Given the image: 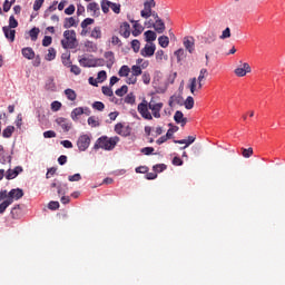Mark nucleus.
<instances>
[{
  "label": "nucleus",
  "instance_id": "f3484780",
  "mask_svg": "<svg viewBox=\"0 0 285 285\" xmlns=\"http://www.w3.org/2000/svg\"><path fill=\"white\" fill-rule=\"evenodd\" d=\"M119 35H121V37H125V39H128V37H130V24L128 22H124L120 26Z\"/></svg>",
  "mask_w": 285,
  "mask_h": 285
},
{
  "label": "nucleus",
  "instance_id": "ddd939ff",
  "mask_svg": "<svg viewBox=\"0 0 285 285\" xmlns=\"http://www.w3.org/2000/svg\"><path fill=\"white\" fill-rule=\"evenodd\" d=\"M56 122L58 126H60V128H62V130H65V132H69V130L72 128V122H69L68 119L63 117L56 119Z\"/></svg>",
  "mask_w": 285,
  "mask_h": 285
},
{
  "label": "nucleus",
  "instance_id": "393cba45",
  "mask_svg": "<svg viewBox=\"0 0 285 285\" xmlns=\"http://www.w3.org/2000/svg\"><path fill=\"white\" fill-rule=\"evenodd\" d=\"M134 23V30L131 32L132 37H139L141 32H144V27L141 24L137 23V21H131Z\"/></svg>",
  "mask_w": 285,
  "mask_h": 285
},
{
  "label": "nucleus",
  "instance_id": "dca6fc26",
  "mask_svg": "<svg viewBox=\"0 0 285 285\" xmlns=\"http://www.w3.org/2000/svg\"><path fill=\"white\" fill-rule=\"evenodd\" d=\"M87 12H91V17H99V4L97 2H91L87 6Z\"/></svg>",
  "mask_w": 285,
  "mask_h": 285
},
{
  "label": "nucleus",
  "instance_id": "2eb2a0df",
  "mask_svg": "<svg viewBox=\"0 0 285 285\" xmlns=\"http://www.w3.org/2000/svg\"><path fill=\"white\" fill-rule=\"evenodd\" d=\"M196 139L197 138L195 136H188L187 139L174 140V144H185L184 147H180V150H186L188 146H190L191 144H195Z\"/></svg>",
  "mask_w": 285,
  "mask_h": 285
},
{
  "label": "nucleus",
  "instance_id": "cd10ccee",
  "mask_svg": "<svg viewBox=\"0 0 285 285\" xmlns=\"http://www.w3.org/2000/svg\"><path fill=\"white\" fill-rule=\"evenodd\" d=\"M56 58H57V50L55 48H49L45 59L47 61H55Z\"/></svg>",
  "mask_w": 285,
  "mask_h": 285
},
{
  "label": "nucleus",
  "instance_id": "5701e85b",
  "mask_svg": "<svg viewBox=\"0 0 285 285\" xmlns=\"http://www.w3.org/2000/svg\"><path fill=\"white\" fill-rule=\"evenodd\" d=\"M22 56L24 57V59L32 60L35 59V50L30 47H26L22 49Z\"/></svg>",
  "mask_w": 285,
  "mask_h": 285
},
{
  "label": "nucleus",
  "instance_id": "09e8293b",
  "mask_svg": "<svg viewBox=\"0 0 285 285\" xmlns=\"http://www.w3.org/2000/svg\"><path fill=\"white\" fill-rule=\"evenodd\" d=\"M92 108H94L95 110H99V111L101 112V111H104V109L106 108V105H104V102H101V101H95V102L92 104Z\"/></svg>",
  "mask_w": 285,
  "mask_h": 285
},
{
  "label": "nucleus",
  "instance_id": "0e129e2a",
  "mask_svg": "<svg viewBox=\"0 0 285 285\" xmlns=\"http://www.w3.org/2000/svg\"><path fill=\"white\" fill-rule=\"evenodd\" d=\"M125 104H135V95L128 94L125 98Z\"/></svg>",
  "mask_w": 285,
  "mask_h": 285
},
{
  "label": "nucleus",
  "instance_id": "4468645a",
  "mask_svg": "<svg viewBox=\"0 0 285 285\" xmlns=\"http://www.w3.org/2000/svg\"><path fill=\"white\" fill-rule=\"evenodd\" d=\"M183 43L190 55L195 52V39L193 37H185Z\"/></svg>",
  "mask_w": 285,
  "mask_h": 285
},
{
  "label": "nucleus",
  "instance_id": "4c0bfd02",
  "mask_svg": "<svg viewBox=\"0 0 285 285\" xmlns=\"http://www.w3.org/2000/svg\"><path fill=\"white\" fill-rule=\"evenodd\" d=\"M215 41H217V33L215 32L208 33L205 38V43H215Z\"/></svg>",
  "mask_w": 285,
  "mask_h": 285
},
{
  "label": "nucleus",
  "instance_id": "39448f33",
  "mask_svg": "<svg viewBox=\"0 0 285 285\" xmlns=\"http://www.w3.org/2000/svg\"><path fill=\"white\" fill-rule=\"evenodd\" d=\"M21 197H23V189L21 188L11 189L9 193L6 189L0 190V202L8 199L10 204H13L14 200L19 202Z\"/></svg>",
  "mask_w": 285,
  "mask_h": 285
},
{
  "label": "nucleus",
  "instance_id": "864d4df0",
  "mask_svg": "<svg viewBox=\"0 0 285 285\" xmlns=\"http://www.w3.org/2000/svg\"><path fill=\"white\" fill-rule=\"evenodd\" d=\"M51 43H52V37L45 36V38L42 39V46L45 48H48V46H50Z\"/></svg>",
  "mask_w": 285,
  "mask_h": 285
},
{
  "label": "nucleus",
  "instance_id": "b1692460",
  "mask_svg": "<svg viewBox=\"0 0 285 285\" xmlns=\"http://www.w3.org/2000/svg\"><path fill=\"white\" fill-rule=\"evenodd\" d=\"M155 59H156L157 63H161L163 61H168V56H166L164 50L160 49V50L156 51Z\"/></svg>",
  "mask_w": 285,
  "mask_h": 285
},
{
  "label": "nucleus",
  "instance_id": "7c9ffc66",
  "mask_svg": "<svg viewBox=\"0 0 285 285\" xmlns=\"http://www.w3.org/2000/svg\"><path fill=\"white\" fill-rule=\"evenodd\" d=\"M119 77H128L130 75V67L128 65H124L120 67L118 71Z\"/></svg>",
  "mask_w": 285,
  "mask_h": 285
},
{
  "label": "nucleus",
  "instance_id": "a19ab883",
  "mask_svg": "<svg viewBox=\"0 0 285 285\" xmlns=\"http://www.w3.org/2000/svg\"><path fill=\"white\" fill-rule=\"evenodd\" d=\"M101 90L102 95H105L106 97H115V92L112 91L111 87L102 86Z\"/></svg>",
  "mask_w": 285,
  "mask_h": 285
},
{
  "label": "nucleus",
  "instance_id": "49530a36",
  "mask_svg": "<svg viewBox=\"0 0 285 285\" xmlns=\"http://www.w3.org/2000/svg\"><path fill=\"white\" fill-rule=\"evenodd\" d=\"M88 125L91 126V128H97L99 126V120L95 118V116H91L88 118Z\"/></svg>",
  "mask_w": 285,
  "mask_h": 285
},
{
  "label": "nucleus",
  "instance_id": "a878e982",
  "mask_svg": "<svg viewBox=\"0 0 285 285\" xmlns=\"http://www.w3.org/2000/svg\"><path fill=\"white\" fill-rule=\"evenodd\" d=\"M14 132V126H8L7 128L3 129L2 131V137L4 139H10Z\"/></svg>",
  "mask_w": 285,
  "mask_h": 285
},
{
  "label": "nucleus",
  "instance_id": "79ce46f5",
  "mask_svg": "<svg viewBox=\"0 0 285 285\" xmlns=\"http://www.w3.org/2000/svg\"><path fill=\"white\" fill-rule=\"evenodd\" d=\"M115 94L117 97H124V95L128 94V86L124 85L121 88L117 89Z\"/></svg>",
  "mask_w": 285,
  "mask_h": 285
},
{
  "label": "nucleus",
  "instance_id": "a18cd8bd",
  "mask_svg": "<svg viewBox=\"0 0 285 285\" xmlns=\"http://www.w3.org/2000/svg\"><path fill=\"white\" fill-rule=\"evenodd\" d=\"M131 48L134 50V52H139V50L141 49V42H139V40L134 39L131 41Z\"/></svg>",
  "mask_w": 285,
  "mask_h": 285
},
{
  "label": "nucleus",
  "instance_id": "2f4dec72",
  "mask_svg": "<svg viewBox=\"0 0 285 285\" xmlns=\"http://www.w3.org/2000/svg\"><path fill=\"white\" fill-rule=\"evenodd\" d=\"M79 63L80 66H82V68H92V60H90V58H80L79 59Z\"/></svg>",
  "mask_w": 285,
  "mask_h": 285
},
{
  "label": "nucleus",
  "instance_id": "6ab92c4d",
  "mask_svg": "<svg viewBox=\"0 0 285 285\" xmlns=\"http://www.w3.org/2000/svg\"><path fill=\"white\" fill-rule=\"evenodd\" d=\"M85 110L83 107H77L71 111V119L72 121H79V117H81V115H83Z\"/></svg>",
  "mask_w": 285,
  "mask_h": 285
},
{
  "label": "nucleus",
  "instance_id": "69168bd1",
  "mask_svg": "<svg viewBox=\"0 0 285 285\" xmlns=\"http://www.w3.org/2000/svg\"><path fill=\"white\" fill-rule=\"evenodd\" d=\"M69 181H81V174H75L68 177Z\"/></svg>",
  "mask_w": 285,
  "mask_h": 285
},
{
  "label": "nucleus",
  "instance_id": "9d476101",
  "mask_svg": "<svg viewBox=\"0 0 285 285\" xmlns=\"http://www.w3.org/2000/svg\"><path fill=\"white\" fill-rule=\"evenodd\" d=\"M115 132L117 135H120L121 137H129V135H130V127L129 126L125 127L124 124L118 122L115 126Z\"/></svg>",
  "mask_w": 285,
  "mask_h": 285
},
{
  "label": "nucleus",
  "instance_id": "9b49d317",
  "mask_svg": "<svg viewBox=\"0 0 285 285\" xmlns=\"http://www.w3.org/2000/svg\"><path fill=\"white\" fill-rule=\"evenodd\" d=\"M236 77H246V75L252 72L250 65L248 62H244L243 67H238L235 69Z\"/></svg>",
  "mask_w": 285,
  "mask_h": 285
},
{
  "label": "nucleus",
  "instance_id": "a211bd4d",
  "mask_svg": "<svg viewBox=\"0 0 285 285\" xmlns=\"http://www.w3.org/2000/svg\"><path fill=\"white\" fill-rule=\"evenodd\" d=\"M23 168L21 167H16L14 169H9L7 170L6 179H14L19 176V173H21Z\"/></svg>",
  "mask_w": 285,
  "mask_h": 285
},
{
  "label": "nucleus",
  "instance_id": "774afa93",
  "mask_svg": "<svg viewBox=\"0 0 285 285\" xmlns=\"http://www.w3.org/2000/svg\"><path fill=\"white\" fill-rule=\"evenodd\" d=\"M142 81L148 86V83H150V73L148 72L142 73Z\"/></svg>",
  "mask_w": 285,
  "mask_h": 285
},
{
  "label": "nucleus",
  "instance_id": "6e6552de",
  "mask_svg": "<svg viewBox=\"0 0 285 285\" xmlns=\"http://www.w3.org/2000/svg\"><path fill=\"white\" fill-rule=\"evenodd\" d=\"M90 141H91V138L87 134L78 137L77 146L80 153H86V150L90 148Z\"/></svg>",
  "mask_w": 285,
  "mask_h": 285
},
{
  "label": "nucleus",
  "instance_id": "37998d69",
  "mask_svg": "<svg viewBox=\"0 0 285 285\" xmlns=\"http://www.w3.org/2000/svg\"><path fill=\"white\" fill-rule=\"evenodd\" d=\"M92 23H95V19H92V18H86V19L80 23V28L86 29V28H88V26H92Z\"/></svg>",
  "mask_w": 285,
  "mask_h": 285
},
{
  "label": "nucleus",
  "instance_id": "58836bf2",
  "mask_svg": "<svg viewBox=\"0 0 285 285\" xmlns=\"http://www.w3.org/2000/svg\"><path fill=\"white\" fill-rule=\"evenodd\" d=\"M7 28H19V21H17V19L14 18V16H10L9 17V26H6Z\"/></svg>",
  "mask_w": 285,
  "mask_h": 285
},
{
  "label": "nucleus",
  "instance_id": "de8ad7c7",
  "mask_svg": "<svg viewBox=\"0 0 285 285\" xmlns=\"http://www.w3.org/2000/svg\"><path fill=\"white\" fill-rule=\"evenodd\" d=\"M142 73L141 71V67L134 65L131 67V75H134L135 77H139Z\"/></svg>",
  "mask_w": 285,
  "mask_h": 285
},
{
  "label": "nucleus",
  "instance_id": "6e6d98bb",
  "mask_svg": "<svg viewBox=\"0 0 285 285\" xmlns=\"http://www.w3.org/2000/svg\"><path fill=\"white\" fill-rule=\"evenodd\" d=\"M49 210H59V202L51 200L48 204Z\"/></svg>",
  "mask_w": 285,
  "mask_h": 285
},
{
  "label": "nucleus",
  "instance_id": "4d7b16f0",
  "mask_svg": "<svg viewBox=\"0 0 285 285\" xmlns=\"http://www.w3.org/2000/svg\"><path fill=\"white\" fill-rule=\"evenodd\" d=\"M43 137L45 139H52L57 137V132H55L53 130H48L43 132Z\"/></svg>",
  "mask_w": 285,
  "mask_h": 285
},
{
  "label": "nucleus",
  "instance_id": "f257e3e1",
  "mask_svg": "<svg viewBox=\"0 0 285 285\" xmlns=\"http://www.w3.org/2000/svg\"><path fill=\"white\" fill-rule=\"evenodd\" d=\"M161 108H164V102H157L155 98H151L149 102L142 99V101L138 104L137 110L142 119L153 121V117H155V119L161 118Z\"/></svg>",
  "mask_w": 285,
  "mask_h": 285
},
{
  "label": "nucleus",
  "instance_id": "ea45409f",
  "mask_svg": "<svg viewBox=\"0 0 285 285\" xmlns=\"http://www.w3.org/2000/svg\"><path fill=\"white\" fill-rule=\"evenodd\" d=\"M105 59H107L108 63L112 66V63H115V52L112 51L105 52Z\"/></svg>",
  "mask_w": 285,
  "mask_h": 285
},
{
  "label": "nucleus",
  "instance_id": "412c9836",
  "mask_svg": "<svg viewBox=\"0 0 285 285\" xmlns=\"http://www.w3.org/2000/svg\"><path fill=\"white\" fill-rule=\"evenodd\" d=\"M174 120L176 121V124H181V126H184L188 121V119L184 117V112H181L180 110H177L175 112Z\"/></svg>",
  "mask_w": 285,
  "mask_h": 285
},
{
  "label": "nucleus",
  "instance_id": "c03bdc74",
  "mask_svg": "<svg viewBox=\"0 0 285 285\" xmlns=\"http://www.w3.org/2000/svg\"><path fill=\"white\" fill-rule=\"evenodd\" d=\"M242 155L243 157H245V159H248L250 157H253V148L249 147V148H242Z\"/></svg>",
  "mask_w": 285,
  "mask_h": 285
},
{
  "label": "nucleus",
  "instance_id": "c9c22d12",
  "mask_svg": "<svg viewBox=\"0 0 285 285\" xmlns=\"http://www.w3.org/2000/svg\"><path fill=\"white\" fill-rule=\"evenodd\" d=\"M106 79H108V73H106V70L99 71L97 75L98 83H104V81H106Z\"/></svg>",
  "mask_w": 285,
  "mask_h": 285
},
{
  "label": "nucleus",
  "instance_id": "052dcab7",
  "mask_svg": "<svg viewBox=\"0 0 285 285\" xmlns=\"http://www.w3.org/2000/svg\"><path fill=\"white\" fill-rule=\"evenodd\" d=\"M140 153H142V155H153L155 153V148L145 147V148L140 149Z\"/></svg>",
  "mask_w": 285,
  "mask_h": 285
},
{
  "label": "nucleus",
  "instance_id": "1a4fd4ad",
  "mask_svg": "<svg viewBox=\"0 0 285 285\" xmlns=\"http://www.w3.org/2000/svg\"><path fill=\"white\" fill-rule=\"evenodd\" d=\"M155 50H157V46L153 42H147L140 50V55L141 57L150 58L155 56Z\"/></svg>",
  "mask_w": 285,
  "mask_h": 285
},
{
  "label": "nucleus",
  "instance_id": "8fccbe9b",
  "mask_svg": "<svg viewBox=\"0 0 285 285\" xmlns=\"http://www.w3.org/2000/svg\"><path fill=\"white\" fill-rule=\"evenodd\" d=\"M126 78H127L126 83H128L129 86L130 85L135 86V83H137V76H135L134 73L129 75Z\"/></svg>",
  "mask_w": 285,
  "mask_h": 285
},
{
  "label": "nucleus",
  "instance_id": "338daca9",
  "mask_svg": "<svg viewBox=\"0 0 285 285\" xmlns=\"http://www.w3.org/2000/svg\"><path fill=\"white\" fill-rule=\"evenodd\" d=\"M66 190H68V185L65 184L63 187L58 185V195H66Z\"/></svg>",
  "mask_w": 285,
  "mask_h": 285
},
{
  "label": "nucleus",
  "instance_id": "473e14b6",
  "mask_svg": "<svg viewBox=\"0 0 285 285\" xmlns=\"http://www.w3.org/2000/svg\"><path fill=\"white\" fill-rule=\"evenodd\" d=\"M195 107V99L193 96H188L187 99L185 100V108L186 110H193Z\"/></svg>",
  "mask_w": 285,
  "mask_h": 285
},
{
  "label": "nucleus",
  "instance_id": "c85d7f7f",
  "mask_svg": "<svg viewBox=\"0 0 285 285\" xmlns=\"http://www.w3.org/2000/svg\"><path fill=\"white\" fill-rule=\"evenodd\" d=\"M65 95L69 101H77V92L72 89H66Z\"/></svg>",
  "mask_w": 285,
  "mask_h": 285
},
{
  "label": "nucleus",
  "instance_id": "5fc2aeb1",
  "mask_svg": "<svg viewBox=\"0 0 285 285\" xmlns=\"http://www.w3.org/2000/svg\"><path fill=\"white\" fill-rule=\"evenodd\" d=\"M51 110L53 112H58V110H61V102H59L57 100L51 102Z\"/></svg>",
  "mask_w": 285,
  "mask_h": 285
},
{
  "label": "nucleus",
  "instance_id": "7ed1b4c3",
  "mask_svg": "<svg viewBox=\"0 0 285 285\" xmlns=\"http://www.w3.org/2000/svg\"><path fill=\"white\" fill-rule=\"evenodd\" d=\"M207 77H208V69L203 68L199 71L198 78L189 79L188 88L191 95H195L198 90H202V88H204V81H206Z\"/></svg>",
  "mask_w": 285,
  "mask_h": 285
},
{
  "label": "nucleus",
  "instance_id": "bf43d9fd",
  "mask_svg": "<svg viewBox=\"0 0 285 285\" xmlns=\"http://www.w3.org/2000/svg\"><path fill=\"white\" fill-rule=\"evenodd\" d=\"M46 0H36L33 3V10L37 12L38 10H41V6H43V2Z\"/></svg>",
  "mask_w": 285,
  "mask_h": 285
},
{
  "label": "nucleus",
  "instance_id": "13d9d810",
  "mask_svg": "<svg viewBox=\"0 0 285 285\" xmlns=\"http://www.w3.org/2000/svg\"><path fill=\"white\" fill-rule=\"evenodd\" d=\"M69 68H70V72H72L73 75H81V68H79V66L71 65Z\"/></svg>",
  "mask_w": 285,
  "mask_h": 285
},
{
  "label": "nucleus",
  "instance_id": "3c124183",
  "mask_svg": "<svg viewBox=\"0 0 285 285\" xmlns=\"http://www.w3.org/2000/svg\"><path fill=\"white\" fill-rule=\"evenodd\" d=\"M175 57H177V61H181L184 59V57H186V53L184 51V49H178L175 51Z\"/></svg>",
  "mask_w": 285,
  "mask_h": 285
},
{
  "label": "nucleus",
  "instance_id": "e433bc0d",
  "mask_svg": "<svg viewBox=\"0 0 285 285\" xmlns=\"http://www.w3.org/2000/svg\"><path fill=\"white\" fill-rule=\"evenodd\" d=\"M12 203L9 202L8 198H4V200L0 204V215H3L6 213L8 206H11Z\"/></svg>",
  "mask_w": 285,
  "mask_h": 285
},
{
  "label": "nucleus",
  "instance_id": "423d86ee",
  "mask_svg": "<svg viewBox=\"0 0 285 285\" xmlns=\"http://www.w3.org/2000/svg\"><path fill=\"white\" fill-rule=\"evenodd\" d=\"M110 9L115 14H119L121 12V4L111 2L110 0H102L101 1V10L105 14L110 12Z\"/></svg>",
  "mask_w": 285,
  "mask_h": 285
},
{
  "label": "nucleus",
  "instance_id": "20e7f679",
  "mask_svg": "<svg viewBox=\"0 0 285 285\" xmlns=\"http://www.w3.org/2000/svg\"><path fill=\"white\" fill-rule=\"evenodd\" d=\"M63 38L61 40V46L65 50H75L77 46H79V41H77V32L75 30H66L63 31Z\"/></svg>",
  "mask_w": 285,
  "mask_h": 285
},
{
  "label": "nucleus",
  "instance_id": "4be33fe9",
  "mask_svg": "<svg viewBox=\"0 0 285 285\" xmlns=\"http://www.w3.org/2000/svg\"><path fill=\"white\" fill-rule=\"evenodd\" d=\"M145 41L147 43H153V41H157V33L153 30H148L145 33Z\"/></svg>",
  "mask_w": 285,
  "mask_h": 285
},
{
  "label": "nucleus",
  "instance_id": "e2e57ef3",
  "mask_svg": "<svg viewBox=\"0 0 285 285\" xmlns=\"http://www.w3.org/2000/svg\"><path fill=\"white\" fill-rule=\"evenodd\" d=\"M219 39H230V28H226L224 31H223V33H222V36L219 37Z\"/></svg>",
  "mask_w": 285,
  "mask_h": 285
},
{
  "label": "nucleus",
  "instance_id": "aec40b11",
  "mask_svg": "<svg viewBox=\"0 0 285 285\" xmlns=\"http://www.w3.org/2000/svg\"><path fill=\"white\" fill-rule=\"evenodd\" d=\"M153 28L156 30V32H158V35H163V32L166 30V24L161 19H158L153 24Z\"/></svg>",
  "mask_w": 285,
  "mask_h": 285
},
{
  "label": "nucleus",
  "instance_id": "680f3d73",
  "mask_svg": "<svg viewBox=\"0 0 285 285\" xmlns=\"http://www.w3.org/2000/svg\"><path fill=\"white\" fill-rule=\"evenodd\" d=\"M111 43H112V46H119V48H121V46H122L121 39H119V37H117V36L111 37Z\"/></svg>",
  "mask_w": 285,
  "mask_h": 285
},
{
  "label": "nucleus",
  "instance_id": "f704fd0d",
  "mask_svg": "<svg viewBox=\"0 0 285 285\" xmlns=\"http://www.w3.org/2000/svg\"><path fill=\"white\" fill-rule=\"evenodd\" d=\"M39 28L35 27L29 31V37L31 38V41H37V39L39 38Z\"/></svg>",
  "mask_w": 285,
  "mask_h": 285
},
{
  "label": "nucleus",
  "instance_id": "f03ea898",
  "mask_svg": "<svg viewBox=\"0 0 285 285\" xmlns=\"http://www.w3.org/2000/svg\"><path fill=\"white\" fill-rule=\"evenodd\" d=\"M118 141H120L119 136H101L96 140L94 148L95 150H99V148H101L102 150H115Z\"/></svg>",
  "mask_w": 285,
  "mask_h": 285
},
{
  "label": "nucleus",
  "instance_id": "72a5a7b5",
  "mask_svg": "<svg viewBox=\"0 0 285 285\" xmlns=\"http://www.w3.org/2000/svg\"><path fill=\"white\" fill-rule=\"evenodd\" d=\"M90 37L91 39H101V27H95L91 30Z\"/></svg>",
  "mask_w": 285,
  "mask_h": 285
},
{
  "label": "nucleus",
  "instance_id": "603ef678",
  "mask_svg": "<svg viewBox=\"0 0 285 285\" xmlns=\"http://www.w3.org/2000/svg\"><path fill=\"white\" fill-rule=\"evenodd\" d=\"M166 165H164V164H158V165H155L154 167H153V169H154V171L155 173H164V170H166Z\"/></svg>",
  "mask_w": 285,
  "mask_h": 285
},
{
  "label": "nucleus",
  "instance_id": "bb28decb",
  "mask_svg": "<svg viewBox=\"0 0 285 285\" xmlns=\"http://www.w3.org/2000/svg\"><path fill=\"white\" fill-rule=\"evenodd\" d=\"M158 43L161 48H168V46L170 45V38H168L167 36H160L158 38Z\"/></svg>",
  "mask_w": 285,
  "mask_h": 285
},
{
  "label": "nucleus",
  "instance_id": "f8f14e48",
  "mask_svg": "<svg viewBox=\"0 0 285 285\" xmlns=\"http://www.w3.org/2000/svg\"><path fill=\"white\" fill-rule=\"evenodd\" d=\"M3 35L10 43H13L14 38L17 37V30L10 28V27H2Z\"/></svg>",
  "mask_w": 285,
  "mask_h": 285
},
{
  "label": "nucleus",
  "instance_id": "0eeeda50",
  "mask_svg": "<svg viewBox=\"0 0 285 285\" xmlns=\"http://www.w3.org/2000/svg\"><path fill=\"white\" fill-rule=\"evenodd\" d=\"M155 6H157L155 0H145L144 10L140 11V17H142V19H149V17L153 14V8H155Z\"/></svg>",
  "mask_w": 285,
  "mask_h": 285
},
{
  "label": "nucleus",
  "instance_id": "c756f323",
  "mask_svg": "<svg viewBox=\"0 0 285 285\" xmlns=\"http://www.w3.org/2000/svg\"><path fill=\"white\" fill-rule=\"evenodd\" d=\"M72 27H77V20H75L73 17L66 18L63 22V28L68 29Z\"/></svg>",
  "mask_w": 285,
  "mask_h": 285
}]
</instances>
